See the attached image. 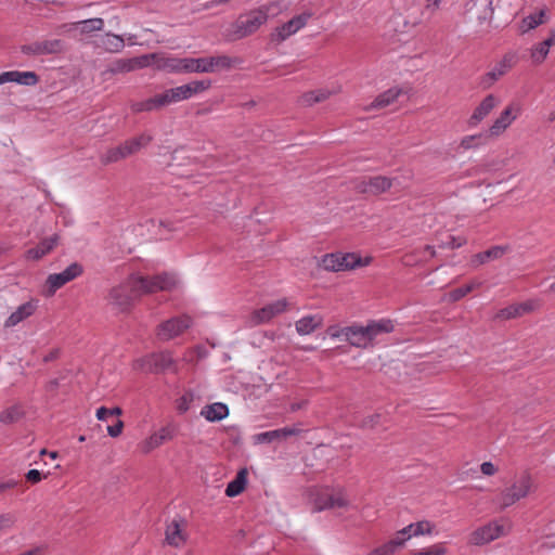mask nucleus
I'll use <instances>...</instances> for the list:
<instances>
[{"instance_id": "nucleus-1", "label": "nucleus", "mask_w": 555, "mask_h": 555, "mask_svg": "<svg viewBox=\"0 0 555 555\" xmlns=\"http://www.w3.org/2000/svg\"><path fill=\"white\" fill-rule=\"evenodd\" d=\"M176 283L175 275L169 273L153 276L131 275L125 283L109 291L108 304L120 313H129L143 294L170 291Z\"/></svg>"}, {"instance_id": "nucleus-2", "label": "nucleus", "mask_w": 555, "mask_h": 555, "mask_svg": "<svg viewBox=\"0 0 555 555\" xmlns=\"http://www.w3.org/2000/svg\"><path fill=\"white\" fill-rule=\"evenodd\" d=\"M395 326L391 320L369 321L366 325L352 324L345 327L346 340L354 347L366 348L377 336L388 334Z\"/></svg>"}, {"instance_id": "nucleus-3", "label": "nucleus", "mask_w": 555, "mask_h": 555, "mask_svg": "<svg viewBox=\"0 0 555 555\" xmlns=\"http://www.w3.org/2000/svg\"><path fill=\"white\" fill-rule=\"evenodd\" d=\"M134 367L151 374H163L168 370L175 373L178 372L177 361L172 358L170 351L146 354L135 361Z\"/></svg>"}, {"instance_id": "nucleus-4", "label": "nucleus", "mask_w": 555, "mask_h": 555, "mask_svg": "<svg viewBox=\"0 0 555 555\" xmlns=\"http://www.w3.org/2000/svg\"><path fill=\"white\" fill-rule=\"evenodd\" d=\"M310 500L313 504V512L330 508H344L347 507L349 503L343 489L335 492L328 488H314L310 490Z\"/></svg>"}, {"instance_id": "nucleus-5", "label": "nucleus", "mask_w": 555, "mask_h": 555, "mask_svg": "<svg viewBox=\"0 0 555 555\" xmlns=\"http://www.w3.org/2000/svg\"><path fill=\"white\" fill-rule=\"evenodd\" d=\"M158 69L169 73H206L205 57H163L155 60Z\"/></svg>"}, {"instance_id": "nucleus-6", "label": "nucleus", "mask_w": 555, "mask_h": 555, "mask_svg": "<svg viewBox=\"0 0 555 555\" xmlns=\"http://www.w3.org/2000/svg\"><path fill=\"white\" fill-rule=\"evenodd\" d=\"M268 21V12L264 9H255L246 14H241L233 24L234 39H242L256 33Z\"/></svg>"}, {"instance_id": "nucleus-7", "label": "nucleus", "mask_w": 555, "mask_h": 555, "mask_svg": "<svg viewBox=\"0 0 555 555\" xmlns=\"http://www.w3.org/2000/svg\"><path fill=\"white\" fill-rule=\"evenodd\" d=\"M533 486L532 477L528 472L522 473L511 487L504 489L500 496L499 502L501 509L512 506L519 500L526 498Z\"/></svg>"}, {"instance_id": "nucleus-8", "label": "nucleus", "mask_w": 555, "mask_h": 555, "mask_svg": "<svg viewBox=\"0 0 555 555\" xmlns=\"http://www.w3.org/2000/svg\"><path fill=\"white\" fill-rule=\"evenodd\" d=\"M155 60H159L158 53L143 54L132 59H117L107 66L103 75H117L145 68L155 65Z\"/></svg>"}, {"instance_id": "nucleus-9", "label": "nucleus", "mask_w": 555, "mask_h": 555, "mask_svg": "<svg viewBox=\"0 0 555 555\" xmlns=\"http://www.w3.org/2000/svg\"><path fill=\"white\" fill-rule=\"evenodd\" d=\"M191 324L192 320L188 315L175 317L160 323L156 335L160 340L167 341L182 334Z\"/></svg>"}, {"instance_id": "nucleus-10", "label": "nucleus", "mask_w": 555, "mask_h": 555, "mask_svg": "<svg viewBox=\"0 0 555 555\" xmlns=\"http://www.w3.org/2000/svg\"><path fill=\"white\" fill-rule=\"evenodd\" d=\"M82 273L83 267L78 262H73L62 272L50 274L47 279L49 294H54L59 288L80 276Z\"/></svg>"}, {"instance_id": "nucleus-11", "label": "nucleus", "mask_w": 555, "mask_h": 555, "mask_svg": "<svg viewBox=\"0 0 555 555\" xmlns=\"http://www.w3.org/2000/svg\"><path fill=\"white\" fill-rule=\"evenodd\" d=\"M288 306L285 298L270 302L260 309L254 310L250 314V323L260 325L270 322L274 317L283 313Z\"/></svg>"}, {"instance_id": "nucleus-12", "label": "nucleus", "mask_w": 555, "mask_h": 555, "mask_svg": "<svg viewBox=\"0 0 555 555\" xmlns=\"http://www.w3.org/2000/svg\"><path fill=\"white\" fill-rule=\"evenodd\" d=\"M22 53L30 56L57 54L63 51V41L60 39L35 41L21 47Z\"/></svg>"}, {"instance_id": "nucleus-13", "label": "nucleus", "mask_w": 555, "mask_h": 555, "mask_svg": "<svg viewBox=\"0 0 555 555\" xmlns=\"http://www.w3.org/2000/svg\"><path fill=\"white\" fill-rule=\"evenodd\" d=\"M311 17L309 13H302L294 16L282 26L276 27L274 33L271 34V40L278 43L286 40L289 36L301 29Z\"/></svg>"}, {"instance_id": "nucleus-14", "label": "nucleus", "mask_w": 555, "mask_h": 555, "mask_svg": "<svg viewBox=\"0 0 555 555\" xmlns=\"http://www.w3.org/2000/svg\"><path fill=\"white\" fill-rule=\"evenodd\" d=\"M503 526L489 524L475 530L472 534V542L476 545L485 544L498 539L503 532Z\"/></svg>"}, {"instance_id": "nucleus-15", "label": "nucleus", "mask_w": 555, "mask_h": 555, "mask_svg": "<svg viewBox=\"0 0 555 555\" xmlns=\"http://www.w3.org/2000/svg\"><path fill=\"white\" fill-rule=\"evenodd\" d=\"M496 104L498 99L493 94H488L474 109L472 116L468 119V125L470 127L477 126L491 113V111L495 107Z\"/></svg>"}, {"instance_id": "nucleus-16", "label": "nucleus", "mask_w": 555, "mask_h": 555, "mask_svg": "<svg viewBox=\"0 0 555 555\" xmlns=\"http://www.w3.org/2000/svg\"><path fill=\"white\" fill-rule=\"evenodd\" d=\"M38 308V300H29L23 305H21L11 315L5 320V327H13L17 325L20 322L29 318L35 313Z\"/></svg>"}, {"instance_id": "nucleus-17", "label": "nucleus", "mask_w": 555, "mask_h": 555, "mask_svg": "<svg viewBox=\"0 0 555 555\" xmlns=\"http://www.w3.org/2000/svg\"><path fill=\"white\" fill-rule=\"evenodd\" d=\"M59 241V235L53 234L50 237H46L41 240L36 247L29 248L26 251V258L28 260H40L43 256L49 254L56 245Z\"/></svg>"}, {"instance_id": "nucleus-18", "label": "nucleus", "mask_w": 555, "mask_h": 555, "mask_svg": "<svg viewBox=\"0 0 555 555\" xmlns=\"http://www.w3.org/2000/svg\"><path fill=\"white\" fill-rule=\"evenodd\" d=\"M300 429L295 427H284L279 428L270 431H264L256 435V441L259 443H270L275 440H283L291 436H297L299 435Z\"/></svg>"}, {"instance_id": "nucleus-19", "label": "nucleus", "mask_w": 555, "mask_h": 555, "mask_svg": "<svg viewBox=\"0 0 555 555\" xmlns=\"http://www.w3.org/2000/svg\"><path fill=\"white\" fill-rule=\"evenodd\" d=\"M508 250H509V247L507 245L492 246L485 251L474 255L473 259H472V263L477 264V266L485 264L489 261L502 258Z\"/></svg>"}, {"instance_id": "nucleus-20", "label": "nucleus", "mask_w": 555, "mask_h": 555, "mask_svg": "<svg viewBox=\"0 0 555 555\" xmlns=\"http://www.w3.org/2000/svg\"><path fill=\"white\" fill-rule=\"evenodd\" d=\"M175 436V427L173 426H165L160 428L157 433H154L146 441L144 446V452H150L153 449L159 447L166 441H169Z\"/></svg>"}, {"instance_id": "nucleus-21", "label": "nucleus", "mask_w": 555, "mask_h": 555, "mask_svg": "<svg viewBox=\"0 0 555 555\" xmlns=\"http://www.w3.org/2000/svg\"><path fill=\"white\" fill-rule=\"evenodd\" d=\"M182 525H184L183 519H173L170 524L167 525L165 534L166 541L169 545L178 547L185 542Z\"/></svg>"}, {"instance_id": "nucleus-22", "label": "nucleus", "mask_w": 555, "mask_h": 555, "mask_svg": "<svg viewBox=\"0 0 555 555\" xmlns=\"http://www.w3.org/2000/svg\"><path fill=\"white\" fill-rule=\"evenodd\" d=\"M201 415L208 422H219L229 415V408L224 403L216 402L204 406Z\"/></svg>"}, {"instance_id": "nucleus-23", "label": "nucleus", "mask_w": 555, "mask_h": 555, "mask_svg": "<svg viewBox=\"0 0 555 555\" xmlns=\"http://www.w3.org/2000/svg\"><path fill=\"white\" fill-rule=\"evenodd\" d=\"M323 323V318L319 314L314 315H306L299 319L295 326L296 331L300 335H309L314 332L317 328L321 327Z\"/></svg>"}, {"instance_id": "nucleus-24", "label": "nucleus", "mask_w": 555, "mask_h": 555, "mask_svg": "<svg viewBox=\"0 0 555 555\" xmlns=\"http://www.w3.org/2000/svg\"><path fill=\"white\" fill-rule=\"evenodd\" d=\"M248 472L246 468H241L235 478L227 485L225 494L229 498H234L241 494L247 485Z\"/></svg>"}, {"instance_id": "nucleus-25", "label": "nucleus", "mask_w": 555, "mask_h": 555, "mask_svg": "<svg viewBox=\"0 0 555 555\" xmlns=\"http://www.w3.org/2000/svg\"><path fill=\"white\" fill-rule=\"evenodd\" d=\"M396 180V178H388L385 176H375L367 178L371 195L376 196L387 192L393 185V182Z\"/></svg>"}, {"instance_id": "nucleus-26", "label": "nucleus", "mask_w": 555, "mask_h": 555, "mask_svg": "<svg viewBox=\"0 0 555 555\" xmlns=\"http://www.w3.org/2000/svg\"><path fill=\"white\" fill-rule=\"evenodd\" d=\"M513 108L512 106H507L500 116L494 120L489 131L491 135H499L502 133L515 119V116L512 115Z\"/></svg>"}, {"instance_id": "nucleus-27", "label": "nucleus", "mask_w": 555, "mask_h": 555, "mask_svg": "<svg viewBox=\"0 0 555 555\" xmlns=\"http://www.w3.org/2000/svg\"><path fill=\"white\" fill-rule=\"evenodd\" d=\"M98 47L103 48L111 53L120 52L125 47V41L121 36L106 34L100 38Z\"/></svg>"}, {"instance_id": "nucleus-28", "label": "nucleus", "mask_w": 555, "mask_h": 555, "mask_svg": "<svg viewBox=\"0 0 555 555\" xmlns=\"http://www.w3.org/2000/svg\"><path fill=\"white\" fill-rule=\"evenodd\" d=\"M26 412L22 404H13L0 413V422L4 425L15 424L25 416Z\"/></svg>"}, {"instance_id": "nucleus-29", "label": "nucleus", "mask_w": 555, "mask_h": 555, "mask_svg": "<svg viewBox=\"0 0 555 555\" xmlns=\"http://www.w3.org/2000/svg\"><path fill=\"white\" fill-rule=\"evenodd\" d=\"M152 141L149 134H140L138 137L126 140L121 145L128 156L138 153L142 147L146 146Z\"/></svg>"}, {"instance_id": "nucleus-30", "label": "nucleus", "mask_w": 555, "mask_h": 555, "mask_svg": "<svg viewBox=\"0 0 555 555\" xmlns=\"http://www.w3.org/2000/svg\"><path fill=\"white\" fill-rule=\"evenodd\" d=\"M206 73H214L218 69H228L232 66V60L227 55L205 57Z\"/></svg>"}, {"instance_id": "nucleus-31", "label": "nucleus", "mask_w": 555, "mask_h": 555, "mask_svg": "<svg viewBox=\"0 0 555 555\" xmlns=\"http://www.w3.org/2000/svg\"><path fill=\"white\" fill-rule=\"evenodd\" d=\"M11 82L22 86H35L39 82V76L35 72L11 70Z\"/></svg>"}, {"instance_id": "nucleus-32", "label": "nucleus", "mask_w": 555, "mask_h": 555, "mask_svg": "<svg viewBox=\"0 0 555 555\" xmlns=\"http://www.w3.org/2000/svg\"><path fill=\"white\" fill-rule=\"evenodd\" d=\"M401 90L400 89H389L383 93H380L374 102L371 104L374 108H383L391 103H393L398 96L400 95Z\"/></svg>"}, {"instance_id": "nucleus-33", "label": "nucleus", "mask_w": 555, "mask_h": 555, "mask_svg": "<svg viewBox=\"0 0 555 555\" xmlns=\"http://www.w3.org/2000/svg\"><path fill=\"white\" fill-rule=\"evenodd\" d=\"M340 271H346L350 269H354L357 267H362L369 263V259L365 262H362L361 257L356 253H347L340 254Z\"/></svg>"}, {"instance_id": "nucleus-34", "label": "nucleus", "mask_w": 555, "mask_h": 555, "mask_svg": "<svg viewBox=\"0 0 555 555\" xmlns=\"http://www.w3.org/2000/svg\"><path fill=\"white\" fill-rule=\"evenodd\" d=\"M126 157H128V155L126 154L124 146L119 144L118 146L108 149L104 154L101 155L100 160L103 165H108L112 163H117Z\"/></svg>"}, {"instance_id": "nucleus-35", "label": "nucleus", "mask_w": 555, "mask_h": 555, "mask_svg": "<svg viewBox=\"0 0 555 555\" xmlns=\"http://www.w3.org/2000/svg\"><path fill=\"white\" fill-rule=\"evenodd\" d=\"M77 27L81 34H90L92 31L102 30L104 21L100 17L89 18L78 22Z\"/></svg>"}, {"instance_id": "nucleus-36", "label": "nucleus", "mask_w": 555, "mask_h": 555, "mask_svg": "<svg viewBox=\"0 0 555 555\" xmlns=\"http://www.w3.org/2000/svg\"><path fill=\"white\" fill-rule=\"evenodd\" d=\"M527 311H529V307L526 304L512 305L504 309H501L498 313V317L501 319L508 320V319L517 318Z\"/></svg>"}, {"instance_id": "nucleus-37", "label": "nucleus", "mask_w": 555, "mask_h": 555, "mask_svg": "<svg viewBox=\"0 0 555 555\" xmlns=\"http://www.w3.org/2000/svg\"><path fill=\"white\" fill-rule=\"evenodd\" d=\"M340 253L326 254L322 257L321 264L327 271H340Z\"/></svg>"}, {"instance_id": "nucleus-38", "label": "nucleus", "mask_w": 555, "mask_h": 555, "mask_svg": "<svg viewBox=\"0 0 555 555\" xmlns=\"http://www.w3.org/2000/svg\"><path fill=\"white\" fill-rule=\"evenodd\" d=\"M131 109L133 113L152 112L155 109H159L158 104L156 102V95L147 100L133 103L131 105Z\"/></svg>"}, {"instance_id": "nucleus-39", "label": "nucleus", "mask_w": 555, "mask_h": 555, "mask_svg": "<svg viewBox=\"0 0 555 555\" xmlns=\"http://www.w3.org/2000/svg\"><path fill=\"white\" fill-rule=\"evenodd\" d=\"M518 62V55L516 52H507L503 59L495 65L503 75L506 74L511 68H513Z\"/></svg>"}, {"instance_id": "nucleus-40", "label": "nucleus", "mask_w": 555, "mask_h": 555, "mask_svg": "<svg viewBox=\"0 0 555 555\" xmlns=\"http://www.w3.org/2000/svg\"><path fill=\"white\" fill-rule=\"evenodd\" d=\"M401 542L388 541L385 544L374 548L367 555H393L400 548Z\"/></svg>"}, {"instance_id": "nucleus-41", "label": "nucleus", "mask_w": 555, "mask_h": 555, "mask_svg": "<svg viewBox=\"0 0 555 555\" xmlns=\"http://www.w3.org/2000/svg\"><path fill=\"white\" fill-rule=\"evenodd\" d=\"M544 23H545L544 20L537 18V15L530 14L529 16H526L521 20L520 25H519V30L521 34H525Z\"/></svg>"}, {"instance_id": "nucleus-42", "label": "nucleus", "mask_w": 555, "mask_h": 555, "mask_svg": "<svg viewBox=\"0 0 555 555\" xmlns=\"http://www.w3.org/2000/svg\"><path fill=\"white\" fill-rule=\"evenodd\" d=\"M186 87H189V94L192 98L195 94H198V93H202V92L208 90L211 87V80L210 79L194 80V81L186 83Z\"/></svg>"}, {"instance_id": "nucleus-43", "label": "nucleus", "mask_w": 555, "mask_h": 555, "mask_svg": "<svg viewBox=\"0 0 555 555\" xmlns=\"http://www.w3.org/2000/svg\"><path fill=\"white\" fill-rule=\"evenodd\" d=\"M156 102L158 104V108L177 103L176 93L172 88L165 90L163 93L156 94Z\"/></svg>"}, {"instance_id": "nucleus-44", "label": "nucleus", "mask_w": 555, "mask_h": 555, "mask_svg": "<svg viewBox=\"0 0 555 555\" xmlns=\"http://www.w3.org/2000/svg\"><path fill=\"white\" fill-rule=\"evenodd\" d=\"M412 526H413L412 534L414 537L423 535V534H431L435 529V525L428 520L417 521L415 524H412Z\"/></svg>"}, {"instance_id": "nucleus-45", "label": "nucleus", "mask_w": 555, "mask_h": 555, "mask_svg": "<svg viewBox=\"0 0 555 555\" xmlns=\"http://www.w3.org/2000/svg\"><path fill=\"white\" fill-rule=\"evenodd\" d=\"M548 49L542 42L538 43L531 49V59L534 64H541L548 54Z\"/></svg>"}, {"instance_id": "nucleus-46", "label": "nucleus", "mask_w": 555, "mask_h": 555, "mask_svg": "<svg viewBox=\"0 0 555 555\" xmlns=\"http://www.w3.org/2000/svg\"><path fill=\"white\" fill-rule=\"evenodd\" d=\"M446 553L447 550L442 544H435L422 551H414L411 555H444Z\"/></svg>"}, {"instance_id": "nucleus-47", "label": "nucleus", "mask_w": 555, "mask_h": 555, "mask_svg": "<svg viewBox=\"0 0 555 555\" xmlns=\"http://www.w3.org/2000/svg\"><path fill=\"white\" fill-rule=\"evenodd\" d=\"M474 284H466L461 287H457L450 292V297L453 301H457L465 297L468 293H470L474 289Z\"/></svg>"}, {"instance_id": "nucleus-48", "label": "nucleus", "mask_w": 555, "mask_h": 555, "mask_svg": "<svg viewBox=\"0 0 555 555\" xmlns=\"http://www.w3.org/2000/svg\"><path fill=\"white\" fill-rule=\"evenodd\" d=\"M465 243H466V240L464 237H455V236L449 235L448 240L446 242H442L440 247L455 249V248H460Z\"/></svg>"}, {"instance_id": "nucleus-49", "label": "nucleus", "mask_w": 555, "mask_h": 555, "mask_svg": "<svg viewBox=\"0 0 555 555\" xmlns=\"http://www.w3.org/2000/svg\"><path fill=\"white\" fill-rule=\"evenodd\" d=\"M482 139V134L468 135L462 139L461 146L465 150L477 146Z\"/></svg>"}, {"instance_id": "nucleus-50", "label": "nucleus", "mask_w": 555, "mask_h": 555, "mask_svg": "<svg viewBox=\"0 0 555 555\" xmlns=\"http://www.w3.org/2000/svg\"><path fill=\"white\" fill-rule=\"evenodd\" d=\"M379 418H380V414H378V413L369 415L362 420L360 426L362 428H374L376 425H378Z\"/></svg>"}, {"instance_id": "nucleus-51", "label": "nucleus", "mask_w": 555, "mask_h": 555, "mask_svg": "<svg viewBox=\"0 0 555 555\" xmlns=\"http://www.w3.org/2000/svg\"><path fill=\"white\" fill-rule=\"evenodd\" d=\"M176 93L177 102L190 99L189 87L186 85H182L176 88H172Z\"/></svg>"}, {"instance_id": "nucleus-52", "label": "nucleus", "mask_w": 555, "mask_h": 555, "mask_svg": "<svg viewBox=\"0 0 555 555\" xmlns=\"http://www.w3.org/2000/svg\"><path fill=\"white\" fill-rule=\"evenodd\" d=\"M191 401H192V395H189V393L183 395L179 399L178 406H177L178 411L180 413H185L190 408Z\"/></svg>"}, {"instance_id": "nucleus-53", "label": "nucleus", "mask_w": 555, "mask_h": 555, "mask_svg": "<svg viewBox=\"0 0 555 555\" xmlns=\"http://www.w3.org/2000/svg\"><path fill=\"white\" fill-rule=\"evenodd\" d=\"M354 190L358 192V193H361V194H370L371 195V191H370V186H369V183H367V179L366 178H362L360 180H357L354 182Z\"/></svg>"}, {"instance_id": "nucleus-54", "label": "nucleus", "mask_w": 555, "mask_h": 555, "mask_svg": "<svg viewBox=\"0 0 555 555\" xmlns=\"http://www.w3.org/2000/svg\"><path fill=\"white\" fill-rule=\"evenodd\" d=\"M317 101L313 91L306 92L299 98V104L302 106H312Z\"/></svg>"}, {"instance_id": "nucleus-55", "label": "nucleus", "mask_w": 555, "mask_h": 555, "mask_svg": "<svg viewBox=\"0 0 555 555\" xmlns=\"http://www.w3.org/2000/svg\"><path fill=\"white\" fill-rule=\"evenodd\" d=\"M122 428H124V422L120 420H117V422L114 425L107 427V433L111 437L116 438L121 434Z\"/></svg>"}, {"instance_id": "nucleus-56", "label": "nucleus", "mask_w": 555, "mask_h": 555, "mask_svg": "<svg viewBox=\"0 0 555 555\" xmlns=\"http://www.w3.org/2000/svg\"><path fill=\"white\" fill-rule=\"evenodd\" d=\"M25 477L28 482L35 485L42 479V474L38 469H30Z\"/></svg>"}, {"instance_id": "nucleus-57", "label": "nucleus", "mask_w": 555, "mask_h": 555, "mask_svg": "<svg viewBox=\"0 0 555 555\" xmlns=\"http://www.w3.org/2000/svg\"><path fill=\"white\" fill-rule=\"evenodd\" d=\"M326 333L332 338L345 337V327H339L338 325H332L326 330Z\"/></svg>"}, {"instance_id": "nucleus-58", "label": "nucleus", "mask_w": 555, "mask_h": 555, "mask_svg": "<svg viewBox=\"0 0 555 555\" xmlns=\"http://www.w3.org/2000/svg\"><path fill=\"white\" fill-rule=\"evenodd\" d=\"M501 76H503V73L498 67H494L491 72L486 74L485 81L489 80L488 86H490L493 81L498 80Z\"/></svg>"}, {"instance_id": "nucleus-59", "label": "nucleus", "mask_w": 555, "mask_h": 555, "mask_svg": "<svg viewBox=\"0 0 555 555\" xmlns=\"http://www.w3.org/2000/svg\"><path fill=\"white\" fill-rule=\"evenodd\" d=\"M481 473L487 476H492L496 473V467L491 462H483L480 466Z\"/></svg>"}, {"instance_id": "nucleus-60", "label": "nucleus", "mask_w": 555, "mask_h": 555, "mask_svg": "<svg viewBox=\"0 0 555 555\" xmlns=\"http://www.w3.org/2000/svg\"><path fill=\"white\" fill-rule=\"evenodd\" d=\"M313 93H314L317 103L324 102L331 95L330 91L323 90V89L313 90Z\"/></svg>"}, {"instance_id": "nucleus-61", "label": "nucleus", "mask_w": 555, "mask_h": 555, "mask_svg": "<svg viewBox=\"0 0 555 555\" xmlns=\"http://www.w3.org/2000/svg\"><path fill=\"white\" fill-rule=\"evenodd\" d=\"M13 524V517L10 514H3L0 516V530L11 527Z\"/></svg>"}, {"instance_id": "nucleus-62", "label": "nucleus", "mask_w": 555, "mask_h": 555, "mask_svg": "<svg viewBox=\"0 0 555 555\" xmlns=\"http://www.w3.org/2000/svg\"><path fill=\"white\" fill-rule=\"evenodd\" d=\"M96 417L100 421H107L108 417H112L109 414L108 408L101 406L96 410Z\"/></svg>"}, {"instance_id": "nucleus-63", "label": "nucleus", "mask_w": 555, "mask_h": 555, "mask_svg": "<svg viewBox=\"0 0 555 555\" xmlns=\"http://www.w3.org/2000/svg\"><path fill=\"white\" fill-rule=\"evenodd\" d=\"M59 357H60V349L54 348L47 356L43 357V362L48 363V362L54 361Z\"/></svg>"}, {"instance_id": "nucleus-64", "label": "nucleus", "mask_w": 555, "mask_h": 555, "mask_svg": "<svg viewBox=\"0 0 555 555\" xmlns=\"http://www.w3.org/2000/svg\"><path fill=\"white\" fill-rule=\"evenodd\" d=\"M542 44L548 50L551 47L555 46V30L551 31L550 36L542 41Z\"/></svg>"}]
</instances>
